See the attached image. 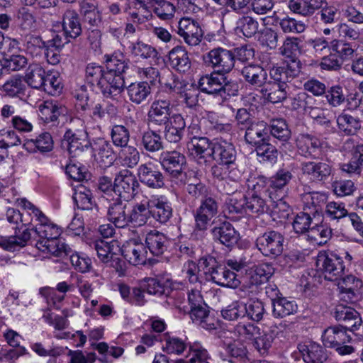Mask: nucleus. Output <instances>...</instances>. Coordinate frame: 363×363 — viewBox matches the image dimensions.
I'll list each match as a JSON object with an SVG mask.
<instances>
[{"label":"nucleus","instance_id":"obj_17","mask_svg":"<svg viewBox=\"0 0 363 363\" xmlns=\"http://www.w3.org/2000/svg\"><path fill=\"white\" fill-rule=\"evenodd\" d=\"M296 144L300 154L306 158L318 159L322 155L323 143L315 135L301 134Z\"/></svg>","mask_w":363,"mask_h":363},{"label":"nucleus","instance_id":"obj_60","mask_svg":"<svg viewBox=\"0 0 363 363\" xmlns=\"http://www.w3.org/2000/svg\"><path fill=\"white\" fill-rule=\"evenodd\" d=\"M65 172L69 177L76 181L87 182L90 178V173L86 168L72 159L66 165Z\"/></svg>","mask_w":363,"mask_h":363},{"label":"nucleus","instance_id":"obj_27","mask_svg":"<svg viewBox=\"0 0 363 363\" xmlns=\"http://www.w3.org/2000/svg\"><path fill=\"white\" fill-rule=\"evenodd\" d=\"M293 177L291 171L286 169H280L276 174L269 179L268 195H279L285 196L286 194V185Z\"/></svg>","mask_w":363,"mask_h":363},{"label":"nucleus","instance_id":"obj_21","mask_svg":"<svg viewBox=\"0 0 363 363\" xmlns=\"http://www.w3.org/2000/svg\"><path fill=\"white\" fill-rule=\"evenodd\" d=\"M160 162L166 172L178 177L186 164V157L178 151H167L161 154Z\"/></svg>","mask_w":363,"mask_h":363},{"label":"nucleus","instance_id":"obj_56","mask_svg":"<svg viewBox=\"0 0 363 363\" xmlns=\"http://www.w3.org/2000/svg\"><path fill=\"white\" fill-rule=\"evenodd\" d=\"M301 39L297 37L286 38L279 48L281 55L286 60L298 59L301 53Z\"/></svg>","mask_w":363,"mask_h":363},{"label":"nucleus","instance_id":"obj_50","mask_svg":"<svg viewBox=\"0 0 363 363\" xmlns=\"http://www.w3.org/2000/svg\"><path fill=\"white\" fill-rule=\"evenodd\" d=\"M45 70L39 65L33 64L28 67L25 76L26 82L34 89H42L45 84Z\"/></svg>","mask_w":363,"mask_h":363},{"label":"nucleus","instance_id":"obj_61","mask_svg":"<svg viewBox=\"0 0 363 363\" xmlns=\"http://www.w3.org/2000/svg\"><path fill=\"white\" fill-rule=\"evenodd\" d=\"M226 209L229 214H242L247 212V197L241 193L234 194L227 200Z\"/></svg>","mask_w":363,"mask_h":363},{"label":"nucleus","instance_id":"obj_2","mask_svg":"<svg viewBox=\"0 0 363 363\" xmlns=\"http://www.w3.org/2000/svg\"><path fill=\"white\" fill-rule=\"evenodd\" d=\"M6 218L10 223L16 225H18L19 222L22 223L21 227H16L14 235L4 238L0 242V245L3 248L8 251L14 252L27 245L30 240V230L26 228V225L30 223L27 222L23 214L13 208L7 209Z\"/></svg>","mask_w":363,"mask_h":363},{"label":"nucleus","instance_id":"obj_36","mask_svg":"<svg viewBox=\"0 0 363 363\" xmlns=\"http://www.w3.org/2000/svg\"><path fill=\"white\" fill-rule=\"evenodd\" d=\"M336 123L339 133L347 136L355 135L362 128V122L358 117L345 111L337 116Z\"/></svg>","mask_w":363,"mask_h":363},{"label":"nucleus","instance_id":"obj_18","mask_svg":"<svg viewBox=\"0 0 363 363\" xmlns=\"http://www.w3.org/2000/svg\"><path fill=\"white\" fill-rule=\"evenodd\" d=\"M140 182L152 189H160L164 185V176L152 162L142 164L138 169Z\"/></svg>","mask_w":363,"mask_h":363},{"label":"nucleus","instance_id":"obj_24","mask_svg":"<svg viewBox=\"0 0 363 363\" xmlns=\"http://www.w3.org/2000/svg\"><path fill=\"white\" fill-rule=\"evenodd\" d=\"M347 330L342 325L328 328L322 335L323 343L327 347H335L350 342L352 337L347 333Z\"/></svg>","mask_w":363,"mask_h":363},{"label":"nucleus","instance_id":"obj_40","mask_svg":"<svg viewBox=\"0 0 363 363\" xmlns=\"http://www.w3.org/2000/svg\"><path fill=\"white\" fill-rule=\"evenodd\" d=\"M308 113L313 122L323 126L327 133H335L336 132V128L333 124V116L329 109L312 106L309 108Z\"/></svg>","mask_w":363,"mask_h":363},{"label":"nucleus","instance_id":"obj_43","mask_svg":"<svg viewBox=\"0 0 363 363\" xmlns=\"http://www.w3.org/2000/svg\"><path fill=\"white\" fill-rule=\"evenodd\" d=\"M91 147L97 160L104 166H108L113 163L114 153L112 145L108 141L99 138L94 141Z\"/></svg>","mask_w":363,"mask_h":363},{"label":"nucleus","instance_id":"obj_64","mask_svg":"<svg viewBox=\"0 0 363 363\" xmlns=\"http://www.w3.org/2000/svg\"><path fill=\"white\" fill-rule=\"evenodd\" d=\"M324 94L328 104L334 108L342 106L346 101L343 89L340 85L332 86Z\"/></svg>","mask_w":363,"mask_h":363},{"label":"nucleus","instance_id":"obj_33","mask_svg":"<svg viewBox=\"0 0 363 363\" xmlns=\"http://www.w3.org/2000/svg\"><path fill=\"white\" fill-rule=\"evenodd\" d=\"M169 62L173 69L182 73L188 72L191 67L188 52L182 46H176L169 52Z\"/></svg>","mask_w":363,"mask_h":363},{"label":"nucleus","instance_id":"obj_19","mask_svg":"<svg viewBox=\"0 0 363 363\" xmlns=\"http://www.w3.org/2000/svg\"><path fill=\"white\" fill-rule=\"evenodd\" d=\"M241 74L245 82L254 89H262L269 81L267 71L257 64H249L241 70Z\"/></svg>","mask_w":363,"mask_h":363},{"label":"nucleus","instance_id":"obj_38","mask_svg":"<svg viewBox=\"0 0 363 363\" xmlns=\"http://www.w3.org/2000/svg\"><path fill=\"white\" fill-rule=\"evenodd\" d=\"M289 86L269 80L260 89L262 94L271 103L276 104L283 101L287 98Z\"/></svg>","mask_w":363,"mask_h":363},{"label":"nucleus","instance_id":"obj_59","mask_svg":"<svg viewBox=\"0 0 363 363\" xmlns=\"http://www.w3.org/2000/svg\"><path fill=\"white\" fill-rule=\"evenodd\" d=\"M269 141H264L256 146L255 151L260 161L275 163L278 157V150Z\"/></svg>","mask_w":363,"mask_h":363},{"label":"nucleus","instance_id":"obj_4","mask_svg":"<svg viewBox=\"0 0 363 363\" xmlns=\"http://www.w3.org/2000/svg\"><path fill=\"white\" fill-rule=\"evenodd\" d=\"M77 128H69L64 135V140L67 143V150L72 158L80 157L83 152L88 150L91 144L89 140L84 122L79 118L72 120Z\"/></svg>","mask_w":363,"mask_h":363},{"label":"nucleus","instance_id":"obj_10","mask_svg":"<svg viewBox=\"0 0 363 363\" xmlns=\"http://www.w3.org/2000/svg\"><path fill=\"white\" fill-rule=\"evenodd\" d=\"M212 160L219 165L230 167L235 164L237 151L235 145L226 140L213 142L211 152Z\"/></svg>","mask_w":363,"mask_h":363},{"label":"nucleus","instance_id":"obj_3","mask_svg":"<svg viewBox=\"0 0 363 363\" xmlns=\"http://www.w3.org/2000/svg\"><path fill=\"white\" fill-rule=\"evenodd\" d=\"M172 108L171 96L163 89L159 90L147 113L148 124L154 127L165 125L169 121Z\"/></svg>","mask_w":363,"mask_h":363},{"label":"nucleus","instance_id":"obj_6","mask_svg":"<svg viewBox=\"0 0 363 363\" xmlns=\"http://www.w3.org/2000/svg\"><path fill=\"white\" fill-rule=\"evenodd\" d=\"M316 267L325 279L329 281L339 280L345 272L342 258L334 253L319 252L316 259Z\"/></svg>","mask_w":363,"mask_h":363},{"label":"nucleus","instance_id":"obj_13","mask_svg":"<svg viewBox=\"0 0 363 363\" xmlns=\"http://www.w3.org/2000/svg\"><path fill=\"white\" fill-rule=\"evenodd\" d=\"M178 35L189 46L199 45L203 36L199 23L190 18H182L178 22Z\"/></svg>","mask_w":363,"mask_h":363},{"label":"nucleus","instance_id":"obj_49","mask_svg":"<svg viewBox=\"0 0 363 363\" xmlns=\"http://www.w3.org/2000/svg\"><path fill=\"white\" fill-rule=\"evenodd\" d=\"M140 145L149 152H158L164 148L161 135L151 130L145 131L142 134Z\"/></svg>","mask_w":363,"mask_h":363},{"label":"nucleus","instance_id":"obj_35","mask_svg":"<svg viewBox=\"0 0 363 363\" xmlns=\"http://www.w3.org/2000/svg\"><path fill=\"white\" fill-rule=\"evenodd\" d=\"M126 89L129 100L136 105L147 101L152 93L151 86L147 82H133Z\"/></svg>","mask_w":363,"mask_h":363},{"label":"nucleus","instance_id":"obj_39","mask_svg":"<svg viewBox=\"0 0 363 363\" xmlns=\"http://www.w3.org/2000/svg\"><path fill=\"white\" fill-rule=\"evenodd\" d=\"M91 247L94 249L99 259L104 263H108L113 255L121 250L118 242L114 240L109 242L104 240H96L91 244Z\"/></svg>","mask_w":363,"mask_h":363},{"label":"nucleus","instance_id":"obj_30","mask_svg":"<svg viewBox=\"0 0 363 363\" xmlns=\"http://www.w3.org/2000/svg\"><path fill=\"white\" fill-rule=\"evenodd\" d=\"M39 117L45 123H55L66 113L65 106L56 101H45L38 106Z\"/></svg>","mask_w":363,"mask_h":363},{"label":"nucleus","instance_id":"obj_37","mask_svg":"<svg viewBox=\"0 0 363 363\" xmlns=\"http://www.w3.org/2000/svg\"><path fill=\"white\" fill-rule=\"evenodd\" d=\"M168 238L162 233L153 230L147 233L145 245L150 253L155 256L162 255L167 249Z\"/></svg>","mask_w":363,"mask_h":363},{"label":"nucleus","instance_id":"obj_54","mask_svg":"<svg viewBox=\"0 0 363 363\" xmlns=\"http://www.w3.org/2000/svg\"><path fill=\"white\" fill-rule=\"evenodd\" d=\"M2 89L9 96L21 97L25 95L26 86L21 76L14 75L4 84Z\"/></svg>","mask_w":363,"mask_h":363},{"label":"nucleus","instance_id":"obj_42","mask_svg":"<svg viewBox=\"0 0 363 363\" xmlns=\"http://www.w3.org/2000/svg\"><path fill=\"white\" fill-rule=\"evenodd\" d=\"M189 313L192 320L199 324L203 328L207 330L216 328L215 319L209 315V310L206 303L190 308Z\"/></svg>","mask_w":363,"mask_h":363},{"label":"nucleus","instance_id":"obj_51","mask_svg":"<svg viewBox=\"0 0 363 363\" xmlns=\"http://www.w3.org/2000/svg\"><path fill=\"white\" fill-rule=\"evenodd\" d=\"M269 133L280 141L286 142L291 138V130L283 118L272 119L267 125Z\"/></svg>","mask_w":363,"mask_h":363},{"label":"nucleus","instance_id":"obj_63","mask_svg":"<svg viewBox=\"0 0 363 363\" xmlns=\"http://www.w3.org/2000/svg\"><path fill=\"white\" fill-rule=\"evenodd\" d=\"M119 158L123 166L134 168L138 164L140 155L136 147L128 145L122 148L119 154Z\"/></svg>","mask_w":363,"mask_h":363},{"label":"nucleus","instance_id":"obj_23","mask_svg":"<svg viewBox=\"0 0 363 363\" xmlns=\"http://www.w3.org/2000/svg\"><path fill=\"white\" fill-rule=\"evenodd\" d=\"M213 238L219 241L226 247H231L237 243L239 239V233L235 230L233 225L224 221L218 225H215L211 230Z\"/></svg>","mask_w":363,"mask_h":363},{"label":"nucleus","instance_id":"obj_62","mask_svg":"<svg viewBox=\"0 0 363 363\" xmlns=\"http://www.w3.org/2000/svg\"><path fill=\"white\" fill-rule=\"evenodd\" d=\"M111 138L116 147L123 148L128 146L130 131L123 125H114L111 128Z\"/></svg>","mask_w":363,"mask_h":363},{"label":"nucleus","instance_id":"obj_47","mask_svg":"<svg viewBox=\"0 0 363 363\" xmlns=\"http://www.w3.org/2000/svg\"><path fill=\"white\" fill-rule=\"evenodd\" d=\"M274 273V268L272 264L262 263L252 269L248 275L250 285L258 286L267 282Z\"/></svg>","mask_w":363,"mask_h":363},{"label":"nucleus","instance_id":"obj_16","mask_svg":"<svg viewBox=\"0 0 363 363\" xmlns=\"http://www.w3.org/2000/svg\"><path fill=\"white\" fill-rule=\"evenodd\" d=\"M301 170L303 175L315 182H323L329 179L333 173V165L325 162H303Z\"/></svg>","mask_w":363,"mask_h":363},{"label":"nucleus","instance_id":"obj_14","mask_svg":"<svg viewBox=\"0 0 363 363\" xmlns=\"http://www.w3.org/2000/svg\"><path fill=\"white\" fill-rule=\"evenodd\" d=\"M213 145V142H211L206 137L194 138L189 143L188 149L198 164L207 167L212 160Z\"/></svg>","mask_w":363,"mask_h":363},{"label":"nucleus","instance_id":"obj_11","mask_svg":"<svg viewBox=\"0 0 363 363\" xmlns=\"http://www.w3.org/2000/svg\"><path fill=\"white\" fill-rule=\"evenodd\" d=\"M332 313L335 320L342 322L343 327L350 332L359 330L362 326L360 314L353 307L339 303L334 307Z\"/></svg>","mask_w":363,"mask_h":363},{"label":"nucleus","instance_id":"obj_58","mask_svg":"<svg viewBox=\"0 0 363 363\" xmlns=\"http://www.w3.org/2000/svg\"><path fill=\"white\" fill-rule=\"evenodd\" d=\"M130 53L136 57L142 59L155 58L157 55V50L151 45L138 40L130 46Z\"/></svg>","mask_w":363,"mask_h":363},{"label":"nucleus","instance_id":"obj_15","mask_svg":"<svg viewBox=\"0 0 363 363\" xmlns=\"http://www.w3.org/2000/svg\"><path fill=\"white\" fill-rule=\"evenodd\" d=\"M151 217L160 224H166L173 216L171 202L164 195H154L150 199Z\"/></svg>","mask_w":363,"mask_h":363},{"label":"nucleus","instance_id":"obj_8","mask_svg":"<svg viewBox=\"0 0 363 363\" xmlns=\"http://www.w3.org/2000/svg\"><path fill=\"white\" fill-rule=\"evenodd\" d=\"M203 60L214 70L225 74L229 73L235 66V55L233 50L220 47L213 48L203 55Z\"/></svg>","mask_w":363,"mask_h":363},{"label":"nucleus","instance_id":"obj_5","mask_svg":"<svg viewBox=\"0 0 363 363\" xmlns=\"http://www.w3.org/2000/svg\"><path fill=\"white\" fill-rule=\"evenodd\" d=\"M218 209L219 202L216 196L207 195L201 199L200 205L194 214L195 227L191 234L192 237L197 238L198 235H203L211 220L218 214Z\"/></svg>","mask_w":363,"mask_h":363},{"label":"nucleus","instance_id":"obj_26","mask_svg":"<svg viewBox=\"0 0 363 363\" xmlns=\"http://www.w3.org/2000/svg\"><path fill=\"white\" fill-rule=\"evenodd\" d=\"M303 211H308L313 217L320 220L323 212V206L327 201L325 193L317 191L308 192L303 196Z\"/></svg>","mask_w":363,"mask_h":363},{"label":"nucleus","instance_id":"obj_12","mask_svg":"<svg viewBox=\"0 0 363 363\" xmlns=\"http://www.w3.org/2000/svg\"><path fill=\"white\" fill-rule=\"evenodd\" d=\"M106 199L109 201L107 206L108 220L118 228L128 226L130 224V218L129 213L127 212V203L118 197Z\"/></svg>","mask_w":363,"mask_h":363},{"label":"nucleus","instance_id":"obj_7","mask_svg":"<svg viewBox=\"0 0 363 363\" xmlns=\"http://www.w3.org/2000/svg\"><path fill=\"white\" fill-rule=\"evenodd\" d=\"M284 240L281 233L271 230L259 235L255 243L258 250L264 256L276 258L283 252Z\"/></svg>","mask_w":363,"mask_h":363},{"label":"nucleus","instance_id":"obj_52","mask_svg":"<svg viewBox=\"0 0 363 363\" xmlns=\"http://www.w3.org/2000/svg\"><path fill=\"white\" fill-rule=\"evenodd\" d=\"M315 221L320 222V220L315 217H313L308 211H302L296 214L292 223L293 229L297 234H303L308 232L311 229V225Z\"/></svg>","mask_w":363,"mask_h":363},{"label":"nucleus","instance_id":"obj_55","mask_svg":"<svg viewBox=\"0 0 363 363\" xmlns=\"http://www.w3.org/2000/svg\"><path fill=\"white\" fill-rule=\"evenodd\" d=\"M264 313V303L258 299H250L244 303V318L259 322L262 320Z\"/></svg>","mask_w":363,"mask_h":363},{"label":"nucleus","instance_id":"obj_22","mask_svg":"<svg viewBox=\"0 0 363 363\" xmlns=\"http://www.w3.org/2000/svg\"><path fill=\"white\" fill-rule=\"evenodd\" d=\"M120 252L123 257L133 265L143 264L146 260L147 251L142 242L135 240H130L125 242Z\"/></svg>","mask_w":363,"mask_h":363},{"label":"nucleus","instance_id":"obj_28","mask_svg":"<svg viewBox=\"0 0 363 363\" xmlns=\"http://www.w3.org/2000/svg\"><path fill=\"white\" fill-rule=\"evenodd\" d=\"M298 350L306 363H323L328 359L325 350L319 344L308 342L298 345Z\"/></svg>","mask_w":363,"mask_h":363},{"label":"nucleus","instance_id":"obj_46","mask_svg":"<svg viewBox=\"0 0 363 363\" xmlns=\"http://www.w3.org/2000/svg\"><path fill=\"white\" fill-rule=\"evenodd\" d=\"M272 315L274 318H282L294 314L298 310V306L295 301L286 297H277L272 299Z\"/></svg>","mask_w":363,"mask_h":363},{"label":"nucleus","instance_id":"obj_41","mask_svg":"<svg viewBox=\"0 0 363 363\" xmlns=\"http://www.w3.org/2000/svg\"><path fill=\"white\" fill-rule=\"evenodd\" d=\"M62 30L70 38L75 39L82 33L78 13L74 10H67L62 16Z\"/></svg>","mask_w":363,"mask_h":363},{"label":"nucleus","instance_id":"obj_34","mask_svg":"<svg viewBox=\"0 0 363 363\" xmlns=\"http://www.w3.org/2000/svg\"><path fill=\"white\" fill-rule=\"evenodd\" d=\"M35 247L44 253H49L55 257L69 255L72 252L71 248L57 238L48 240H38Z\"/></svg>","mask_w":363,"mask_h":363},{"label":"nucleus","instance_id":"obj_45","mask_svg":"<svg viewBox=\"0 0 363 363\" xmlns=\"http://www.w3.org/2000/svg\"><path fill=\"white\" fill-rule=\"evenodd\" d=\"M269 211L268 214L275 219H287L291 212L289 203L284 200V196L279 195H268Z\"/></svg>","mask_w":363,"mask_h":363},{"label":"nucleus","instance_id":"obj_44","mask_svg":"<svg viewBox=\"0 0 363 363\" xmlns=\"http://www.w3.org/2000/svg\"><path fill=\"white\" fill-rule=\"evenodd\" d=\"M23 147L30 152L40 151L49 152L52 150L53 140L49 133H42L35 138L28 139L23 143Z\"/></svg>","mask_w":363,"mask_h":363},{"label":"nucleus","instance_id":"obj_20","mask_svg":"<svg viewBox=\"0 0 363 363\" xmlns=\"http://www.w3.org/2000/svg\"><path fill=\"white\" fill-rule=\"evenodd\" d=\"M206 280L211 281L218 286L231 289L238 288L241 283L235 272L220 264H217Z\"/></svg>","mask_w":363,"mask_h":363},{"label":"nucleus","instance_id":"obj_57","mask_svg":"<svg viewBox=\"0 0 363 363\" xmlns=\"http://www.w3.org/2000/svg\"><path fill=\"white\" fill-rule=\"evenodd\" d=\"M73 200L79 208L89 210L92 208V193L84 185H79L73 194Z\"/></svg>","mask_w":363,"mask_h":363},{"label":"nucleus","instance_id":"obj_29","mask_svg":"<svg viewBox=\"0 0 363 363\" xmlns=\"http://www.w3.org/2000/svg\"><path fill=\"white\" fill-rule=\"evenodd\" d=\"M130 223L135 226H143L152 218L150 199L145 197L135 203L129 212Z\"/></svg>","mask_w":363,"mask_h":363},{"label":"nucleus","instance_id":"obj_31","mask_svg":"<svg viewBox=\"0 0 363 363\" xmlns=\"http://www.w3.org/2000/svg\"><path fill=\"white\" fill-rule=\"evenodd\" d=\"M35 221L38 222L32 230L38 235V240L58 238L61 231L44 213Z\"/></svg>","mask_w":363,"mask_h":363},{"label":"nucleus","instance_id":"obj_48","mask_svg":"<svg viewBox=\"0 0 363 363\" xmlns=\"http://www.w3.org/2000/svg\"><path fill=\"white\" fill-rule=\"evenodd\" d=\"M258 22L249 16H242L236 21L235 33L240 37L251 38L258 30Z\"/></svg>","mask_w":363,"mask_h":363},{"label":"nucleus","instance_id":"obj_1","mask_svg":"<svg viewBox=\"0 0 363 363\" xmlns=\"http://www.w3.org/2000/svg\"><path fill=\"white\" fill-rule=\"evenodd\" d=\"M106 69L89 64L85 69L86 82L96 86L104 96L113 98L122 92L125 85L123 74L128 69L129 60L121 52L105 55Z\"/></svg>","mask_w":363,"mask_h":363},{"label":"nucleus","instance_id":"obj_9","mask_svg":"<svg viewBox=\"0 0 363 363\" xmlns=\"http://www.w3.org/2000/svg\"><path fill=\"white\" fill-rule=\"evenodd\" d=\"M139 186V182L133 172L128 169L121 170L114 179V196L128 201L136 194Z\"/></svg>","mask_w":363,"mask_h":363},{"label":"nucleus","instance_id":"obj_32","mask_svg":"<svg viewBox=\"0 0 363 363\" xmlns=\"http://www.w3.org/2000/svg\"><path fill=\"white\" fill-rule=\"evenodd\" d=\"M245 139L248 144L255 147L270 140L267 123L263 121L251 123L246 129Z\"/></svg>","mask_w":363,"mask_h":363},{"label":"nucleus","instance_id":"obj_53","mask_svg":"<svg viewBox=\"0 0 363 363\" xmlns=\"http://www.w3.org/2000/svg\"><path fill=\"white\" fill-rule=\"evenodd\" d=\"M247 209L251 213L268 214L269 211V199L264 198L263 195L252 194L249 197H247Z\"/></svg>","mask_w":363,"mask_h":363},{"label":"nucleus","instance_id":"obj_25","mask_svg":"<svg viewBox=\"0 0 363 363\" xmlns=\"http://www.w3.org/2000/svg\"><path fill=\"white\" fill-rule=\"evenodd\" d=\"M226 74L214 70L210 74L201 77L199 81L201 91L208 94L218 96L223 83L225 82Z\"/></svg>","mask_w":363,"mask_h":363}]
</instances>
